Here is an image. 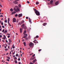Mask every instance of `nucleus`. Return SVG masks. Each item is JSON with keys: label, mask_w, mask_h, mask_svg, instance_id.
Instances as JSON below:
<instances>
[{"label": "nucleus", "mask_w": 64, "mask_h": 64, "mask_svg": "<svg viewBox=\"0 0 64 64\" xmlns=\"http://www.w3.org/2000/svg\"><path fill=\"white\" fill-rule=\"evenodd\" d=\"M34 11H35V13H36V15H37V16H39L40 15V12L38 11L36 9H34Z\"/></svg>", "instance_id": "obj_1"}, {"label": "nucleus", "mask_w": 64, "mask_h": 64, "mask_svg": "<svg viewBox=\"0 0 64 64\" xmlns=\"http://www.w3.org/2000/svg\"><path fill=\"white\" fill-rule=\"evenodd\" d=\"M29 45L30 47L33 48V47H34V44L32 42H30L29 44Z\"/></svg>", "instance_id": "obj_2"}, {"label": "nucleus", "mask_w": 64, "mask_h": 64, "mask_svg": "<svg viewBox=\"0 0 64 64\" xmlns=\"http://www.w3.org/2000/svg\"><path fill=\"white\" fill-rule=\"evenodd\" d=\"M22 14H19L18 15V17L20 18V17H22Z\"/></svg>", "instance_id": "obj_3"}, {"label": "nucleus", "mask_w": 64, "mask_h": 64, "mask_svg": "<svg viewBox=\"0 0 64 64\" xmlns=\"http://www.w3.org/2000/svg\"><path fill=\"white\" fill-rule=\"evenodd\" d=\"M16 20L15 18H13V22H16Z\"/></svg>", "instance_id": "obj_4"}, {"label": "nucleus", "mask_w": 64, "mask_h": 64, "mask_svg": "<svg viewBox=\"0 0 64 64\" xmlns=\"http://www.w3.org/2000/svg\"><path fill=\"white\" fill-rule=\"evenodd\" d=\"M3 36L4 37L2 38V39L4 40H5L6 38V36H5V35H3Z\"/></svg>", "instance_id": "obj_5"}, {"label": "nucleus", "mask_w": 64, "mask_h": 64, "mask_svg": "<svg viewBox=\"0 0 64 64\" xmlns=\"http://www.w3.org/2000/svg\"><path fill=\"white\" fill-rule=\"evenodd\" d=\"M58 4H59V2L58 1L56 2L55 3V5H58Z\"/></svg>", "instance_id": "obj_6"}, {"label": "nucleus", "mask_w": 64, "mask_h": 64, "mask_svg": "<svg viewBox=\"0 0 64 64\" xmlns=\"http://www.w3.org/2000/svg\"><path fill=\"white\" fill-rule=\"evenodd\" d=\"M36 61H37V60H36V59H35L34 60L32 61V62L33 63H35V62H36Z\"/></svg>", "instance_id": "obj_7"}, {"label": "nucleus", "mask_w": 64, "mask_h": 64, "mask_svg": "<svg viewBox=\"0 0 64 64\" xmlns=\"http://www.w3.org/2000/svg\"><path fill=\"white\" fill-rule=\"evenodd\" d=\"M20 10H19V9L18 8H17L16 9V12H18V11H20Z\"/></svg>", "instance_id": "obj_8"}, {"label": "nucleus", "mask_w": 64, "mask_h": 64, "mask_svg": "<svg viewBox=\"0 0 64 64\" xmlns=\"http://www.w3.org/2000/svg\"><path fill=\"white\" fill-rule=\"evenodd\" d=\"M14 4H18V2L16 1H14Z\"/></svg>", "instance_id": "obj_9"}, {"label": "nucleus", "mask_w": 64, "mask_h": 64, "mask_svg": "<svg viewBox=\"0 0 64 64\" xmlns=\"http://www.w3.org/2000/svg\"><path fill=\"white\" fill-rule=\"evenodd\" d=\"M24 26H25V24H23L22 25V28H24Z\"/></svg>", "instance_id": "obj_10"}, {"label": "nucleus", "mask_w": 64, "mask_h": 64, "mask_svg": "<svg viewBox=\"0 0 64 64\" xmlns=\"http://www.w3.org/2000/svg\"><path fill=\"white\" fill-rule=\"evenodd\" d=\"M53 1L52 0H51L50 1V4H52L53 3Z\"/></svg>", "instance_id": "obj_11"}, {"label": "nucleus", "mask_w": 64, "mask_h": 64, "mask_svg": "<svg viewBox=\"0 0 64 64\" xmlns=\"http://www.w3.org/2000/svg\"><path fill=\"white\" fill-rule=\"evenodd\" d=\"M38 37H39V36H36V37H34V40H35V38H38Z\"/></svg>", "instance_id": "obj_12"}, {"label": "nucleus", "mask_w": 64, "mask_h": 64, "mask_svg": "<svg viewBox=\"0 0 64 64\" xmlns=\"http://www.w3.org/2000/svg\"><path fill=\"white\" fill-rule=\"evenodd\" d=\"M20 33H22V28H20Z\"/></svg>", "instance_id": "obj_13"}, {"label": "nucleus", "mask_w": 64, "mask_h": 64, "mask_svg": "<svg viewBox=\"0 0 64 64\" xmlns=\"http://www.w3.org/2000/svg\"><path fill=\"white\" fill-rule=\"evenodd\" d=\"M47 25V23H44L43 24V25L44 26H45Z\"/></svg>", "instance_id": "obj_14"}, {"label": "nucleus", "mask_w": 64, "mask_h": 64, "mask_svg": "<svg viewBox=\"0 0 64 64\" xmlns=\"http://www.w3.org/2000/svg\"><path fill=\"white\" fill-rule=\"evenodd\" d=\"M12 47L13 49H14V48H15V46H14V44L12 45Z\"/></svg>", "instance_id": "obj_15"}, {"label": "nucleus", "mask_w": 64, "mask_h": 64, "mask_svg": "<svg viewBox=\"0 0 64 64\" xmlns=\"http://www.w3.org/2000/svg\"><path fill=\"white\" fill-rule=\"evenodd\" d=\"M14 13H16V12H14L12 13V14H14Z\"/></svg>", "instance_id": "obj_16"}, {"label": "nucleus", "mask_w": 64, "mask_h": 64, "mask_svg": "<svg viewBox=\"0 0 64 64\" xmlns=\"http://www.w3.org/2000/svg\"><path fill=\"white\" fill-rule=\"evenodd\" d=\"M29 21L30 23H31V20L30 18L29 19Z\"/></svg>", "instance_id": "obj_17"}, {"label": "nucleus", "mask_w": 64, "mask_h": 64, "mask_svg": "<svg viewBox=\"0 0 64 64\" xmlns=\"http://www.w3.org/2000/svg\"><path fill=\"white\" fill-rule=\"evenodd\" d=\"M24 46H26V42H24Z\"/></svg>", "instance_id": "obj_18"}, {"label": "nucleus", "mask_w": 64, "mask_h": 64, "mask_svg": "<svg viewBox=\"0 0 64 64\" xmlns=\"http://www.w3.org/2000/svg\"><path fill=\"white\" fill-rule=\"evenodd\" d=\"M26 31L25 30L24 32V34H26Z\"/></svg>", "instance_id": "obj_19"}, {"label": "nucleus", "mask_w": 64, "mask_h": 64, "mask_svg": "<svg viewBox=\"0 0 64 64\" xmlns=\"http://www.w3.org/2000/svg\"><path fill=\"white\" fill-rule=\"evenodd\" d=\"M36 41H37V40H34L33 41V42H34L35 43H36L37 42Z\"/></svg>", "instance_id": "obj_20"}, {"label": "nucleus", "mask_w": 64, "mask_h": 64, "mask_svg": "<svg viewBox=\"0 0 64 64\" xmlns=\"http://www.w3.org/2000/svg\"><path fill=\"white\" fill-rule=\"evenodd\" d=\"M6 32H7V30H5L4 32V34H6Z\"/></svg>", "instance_id": "obj_21"}, {"label": "nucleus", "mask_w": 64, "mask_h": 64, "mask_svg": "<svg viewBox=\"0 0 64 64\" xmlns=\"http://www.w3.org/2000/svg\"><path fill=\"white\" fill-rule=\"evenodd\" d=\"M36 5H38V4H39V2H36Z\"/></svg>", "instance_id": "obj_22"}, {"label": "nucleus", "mask_w": 64, "mask_h": 64, "mask_svg": "<svg viewBox=\"0 0 64 64\" xmlns=\"http://www.w3.org/2000/svg\"><path fill=\"white\" fill-rule=\"evenodd\" d=\"M14 11H16V8H14Z\"/></svg>", "instance_id": "obj_23"}, {"label": "nucleus", "mask_w": 64, "mask_h": 64, "mask_svg": "<svg viewBox=\"0 0 64 64\" xmlns=\"http://www.w3.org/2000/svg\"><path fill=\"white\" fill-rule=\"evenodd\" d=\"M15 17H17L18 16V14H16L15 15Z\"/></svg>", "instance_id": "obj_24"}, {"label": "nucleus", "mask_w": 64, "mask_h": 64, "mask_svg": "<svg viewBox=\"0 0 64 64\" xmlns=\"http://www.w3.org/2000/svg\"><path fill=\"white\" fill-rule=\"evenodd\" d=\"M35 59V57H34V58H32V60H34Z\"/></svg>", "instance_id": "obj_25"}, {"label": "nucleus", "mask_w": 64, "mask_h": 64, "mask_svg": "<svg viewBox=\"0 0 64 64\" xmlns=\"http://www.w3.org/2000/svg\"><path fill=\"white\" fill-rule=\"evenodd\" d=\"M10 11L11 12H13V9L12 8L10 9Z\"/></svg>", "instance_id": "obj_26"}, {"label": "nucleus", "mask_w": 64, "mask_h": 64, "mask_svg": "<svg viewBox=\"0 0 64 64\" xmlns=\"http://www.w3.org/2000/svg\"><path fill=\"white\" fill-rule=\"evenodd\" d=\"M7 58V59H10V57L9 56Z\"/></svg>", "instance_id": "obj_27"}, {"label": "nucleus", "mask_w": 64, "mask_h": 64, "mask_svg": "<svg viewBox=\"0 0 64 64\" xmlns=\"http://www.w3.org/2000/svg\"><path fill=\"white\" fill-rule=\"evenodd\" d=\"M24 23V20H22V24H23V23Z\"/></svg>", "instance_id": "obj_28"}, {"label": "nucleus", "mask_w": 64, "mask_h": 64, "mask_svg": "<svg viewBox=\"0 0 64 64\" xmlns=\"http://www.w3.org/2000/svg\"><path fill=\"white\" fill-rule=\"evenodd\" d=\"M24 36H27L28 35L27 34H24Z\"/></svg>", "instance_id": "obj_29"}, {"label": "nucleus", "mask_w": 64, "mask_h": 64, "mask_svg": "<svg viewBox=\"0 0 64 64\" xmlns=\"http://www.w3.org/2000/svg\"><path fill=\"white\" fill-rule=\"evenodd\" d=\"M8 40H9V42H11V41H12L10 39H8Z\"/></svg>", "instance_id": "obj_30"}, {"label": "nucleus", "mask_w": 64, "mask_h": 64, "mask_svg": "<svg viewBox=\"0 0 64 64\" xmlns=\"http://www.w3.org/2000/svg\"><path fill=\"white\" fill-rule=\"evenodd\" d=\"M35 54H34V55L32 56V57H34V56H35Z\"/></svg>", "instance_id": "obj_31"}, {"label": "nucleus", "mask_w": 64, "mask_h": 64, "mask_svg": "<svg viewBox=\"0 0 64 64\" xmlns=\"http://www.w3.org/2000/svg\"><path fill=\"white\" fill-rule=\"evenodd\" d=\"M8 50V48H6L5 49V51H7Z\"/></svg>", "instance_id": "obj_32"}, {"label": "nucleus", "mask_w": 64, "mask_h": 64, "mask_svg": "<svg viewBox=\"0 0 64 64\" xmlns=\"http://www.w3.org/2000/svg\"><path fill=\"white\" fill-rule=\"evenodd\" d=\"M26 36H24L23 37V38H26Z\"/></svg>", "instance_id": "obj_33"}, {"label": "nucleus", "mask_w": 64, "mask_h": 64, "mask_svg": "<svg viewBox=\"0 0 64 64\" xmlns=\"http://www.w3.org/2000/svg\"><path fill=\"white\" fill-rule=\"evenodd\" d=\"M15 63H17V60H16L15 61Z\"/></svg>", "instance_id": "obj_34"}, {"label": "nucleus", "mask_w": 64, "mask_h": 64, "mask_svg": "<svg viewBox=\"0 0 64 64\" xmlns=\"http://www.w3.org/2000/svg\"><path fill=\"white\" fill-rule=\"evenodd\" d=\"M25 39H26V40H28V38H27V37H26Z\"/></svg>", "instance_id": "obj_35"}, {"label": "nucleus", "mask_w": 64, "mask_h": 64, "mask_svg": "<svg viewBox=\"0 0 64 64\" xmlns=\"http://www.w3.org/2000/svg\"><path fill=\"white\" fill-rule=\"evenodd\" d=\"M21 5L20 4H19V5H18V6L20 7H21Z\"/></svg>", "instance_id": "obj_36"}, {"label": "nucleus", "mask_w": 64, "mask_h": 64, "mask_svg": "<svg viewBox=\"0 0 64 64\" xmlns=\"http://www.w3.org/2000/svg\"><path fill=\"white\" fill-rule=\"evenodd\" d=\"M27 3H28V4H29V3H30V2H29L28 1H27Z\"/></svg>", "instance_id": "obj_37"}, {"label": "nucleus", "mask_w": 64, "mask_h": 64, "mask_svg": "<svg viewBox=\"0 0 64 64\" xmlns=\"http://www.w3.org/2000/svg\"><path fill=\"white\" fill-rule=\"evenodd\" d=\"M2 28H4V26H2Z\"/></svg>", "instance_id": "obj_38"}, {"label": "nucleus", "mask_w": 64, "mask_h": 64, "mask_svg": "<svg viewBox=\"0 0 64 64\" xmlns=\"http://www.w3.org/2000/svg\"><path fill=\"white\" fill-rule=\"evenodd\" d=\"M18 61H20V58H18Z\"/></svg>", "instance_id": "obj_39"}, {"label": "nucleus", "mask_w": 64, "mask_h": 64, "mask_svg": "<svg viewBox=\"0 0 64 64\" xmlns=\"http://www.w3.org/2000/svg\"><path fill=\"white\" fill-rule=\"evenodd\" d=\"M14 59L15 60H17V58H16V57H15V58H14Z\"/></svg>", "instance_id": "obj_40"}, {"label": "nucleus", "mask_w": 64, "mask_h": 64, "mask_svg": "<svg viewBox=\"0 0 64 64\" xmlns=\"http://www.w3.org/2000/svg\"><path fill=\"white\" fill-rule=\"evenodd\" d=\"M6 61H9L10 60L9 59H6Z\"/></svg>", "instance_id": "obj_41"}, {"label": "nucleus", "mask_w": 64, "mask_h": 64, "mask_svg": "<svg viewBox=\"0 0 64 64\" xmlns=\"http://www.w3.org/2000/svg\"><path fill=\"white\" fill-rule=\"evenodd\" d=\"M4 31H5V30H3L2 31V32H4Z\"/></svg>", "instance_id": "obj_42"}, {"label": "nucleus", "mask_w": 64, "mask_h": 64, "mask_svg": "<svg viewBox=\"0 0 64 64\" xmlns=\"http://www.w3.org/2000/svg\"><path fill=\"white\" fill-rule=\"evenodd\" d=\"M5 22H6V23H7V20H5Z\"/></svg>", "instance_id": "obj_43"}, {"label": "nucleus", "mask_w": 64, "mask_h": 64, "mask_svg": "<svg viewBox=\"0 0 64 64\" xmlns=\"http://www.w3.org/2000/svg\"><path fill=\"white\" fill-rule=\"evenodd\" d=\"M18 54H16V56H18Z\"/></svg>", "instance_id": "obj_44"}, {"label": "nucleus", "mask_w": 64, "mask_h": 64, "mask_svg": "<svg viewBox=\"0 0 64 64\" xmlns=\"http://www.w3.org/2000/svg\"><path fill=\"white\" fill-rule=\"evenodd\" d=\"M10 36H8V38H10Z\"/></svg>", "instance_id": "obj_45"}, {"label": "nucleus", "mask_w": 64, "mask_h": 64, "mask_svg": "<svg viewBox=\"0 0 64 64\" xmlns=\"http://www.w3.org/2000/svg\"><path fill=\"white\" fill-rule=\"evenodd\" d=\"M7 35H10V34H7Z\"/></svg>", "instance_id": "obj_46"}, {"label": "nucleus", "mask_w": 64, "mask_h": 64, "mask_svg": "<svg viewBox=\"0 0 64 64\" xmlns=\"http://www.w3.org/2000/svg\"><path fill=\"white\" fill-rule=\"evenodd\" d=\"M8 21H10V18H8Z\"/></svg>", "instance_id": "obj_47"}, {"label": "nucleus", "mask_w": 64, "mask_h": 64, "mask_svg": "<svg viewBox=\"0 0 64 64\" xmlns=\"http://www.w3.org/2000/svg\"><path fill=\"white\" fill-rule=\"evenodd\" d=\"M26 19H28V17H26Z\"/></svg>", "instance_id": "obj_48"}, {"label": "nucleus", "mask_w": 64, "mask_h": 64, "mask_svg": "<svg viewBox=\"0 0 64 64\" xmlns=\"http://www.w3.org/2000/svg\"><path fill=\"white\" fill-rule=\"evenodd\" d=\"M0 7H1V8L2 7V5H1L0 4Z\"/></svg>", "instance_id": "obj_49"}, {"label": "nucleus", "mask_w": 64, "mask_h": 64, "mask_svg": "<svg viewBox=\"0 0 64 64\" xmlns=\"http://www.w3.org/2000/svg\"><path fill=\"white\" fill-rule=\"evenodd\" d=\"M24 29H26V26H25V27H24Z\"/></svg>", "instance_id": "obj_50"}, {"label": "nucleus", "mask_w": 64, "mask_h": 64, "mask_svg": "<svg viewBox=\"0 0 64 64\" xmlns=\"http://www.w3.org/2000/svg\"><path fill=\"white\" fill-rule=\"evenodd\" d=\"M1 24H2L3 25V22H2V23Z\"/></svg>", "instance_id": "obj_51"}, {"label": "nucleus", "mask_w": 64, "mask_h": 64, "mask_svg": "<svg viewBox=\"0 0 64 64\" xmlns=\"http://www.w3.org/2000/svg\"><path fill=\"white\" fill-rule=\"evenodd\" d=\"M2 35H0V38H1V37H2Z\"/></svg>", "instance_id": "obj_52"}, {"label": "nucleus", "mask_w": 64, "mask_h": 64, "mask_svg": "<svg viewBox=\"0 0 64 64\" xmlns=\"http://www.w3.org/2000/svg\"><path fill=\"white\" fill-rule=\"evenodd\" d=\"M13 57H14H14H15V55L13 56Z\"/></svg>", "instance_id": "obj_53"}, {"label": "nucleus", "mask_w": 64, "mask_h": 64, "mask_svg": "<svg viewBox=\"0 0 64 64\" xmlns=\"http://www.w3.org/2000/svg\"><path fill=\"white\" fill-rule=\"evenodd\" d=\"M20 24H21L20 23V22H19L18 24V25H20Z\"/></svg>", "instance_id": "obj_54"}, {"label": "nucleus", "mask_w": 64, "mask_h": 64, "mask_svg": "<svg viewBox=\"0 0 64 64\" xmlns=\"http://www.w3.org/2000/svg\"><path fill=\"white\" fill-rule=\"evenodd\" d=\"M38 51H39V52H40L41 51V50L40 49L38 50Z\"/></svg>", "instance_id": "obj_55"}, {"label": "nucleus", "mask_w": 64, "mask_h": 64, "mask_svg": "<svg viewBox=\"0 0 64 64\" xmlns=\"http://www.w3.org/2000/svg\"><path fill=\"white\" fill-rule=\"evenodd\" d=\"M5 63H6V64H8V62H6Z\"/></svg>", "instance_id": "obj_56"}, {"label": "nucleus", "mask_w": 64, "mask_h": 64, "mask_svg": "<svg viewBox=\"0 0 64 64\" xmlns=\"http://www.w3.org/2000/svg\"><path fill=\"white\" fill-rule=\"evenodd\" d=\"M8 49H10V47H9V46H8Z\"/></svg>", "instance_id": "obj_57"}, {"label": "nucleus", "mask_w": 64, "mask_h": 64, "mask_svg": "<svg viewBox=\"0 0 64 64\" xmlns=\"http://www.w3.org/2000/svg\"><path fill=\"white\" fill-rule=\"evenodd\" d=\"M6 42H7V43H8V41H7V40H6Z\"/></svg>", "instance_id": "obj_58"}, {"label": "nucleus", "mask_w": 64, "mask_h": 64, "mask_svg": "<svg viewBox=\"0 0 64 64\" xmlns=\"http://www.w3.org/2000/svg\"><path fill=\"white\" fill-rule=\"evenodd\" d=\"M9 25H10V26H11V24H9Z\"/></svg>", "instance_id": "obj_59"}, {"label": "nucleus", "mask_w": 64, "mask_h": 64, "mask_svg": "<svg viewBox=\"0 0 64 64\" xmlns=\"http://www.w3.org/2000/svg\"><path fill=\"white\" fill-rule=\"evenodd\" d=\"M11 54V52H10V54Z\"/></svg>", "instance_id": "obj_60"}, {"label": "nucleus", "mask_w": 64, "mask_h": 64, "mask_svg": "<svg viewBox=\"0 0 64 64\" xmlns=\"http://www.w3.org/2000/svg\"><path fill=\"white\" fill-rule=\"evenodd\" d=\"M2 41V42H4V40H3Z\"/></svg>", "instance_id": "obj_61"}, {"label": "nucleus", "mask_w": 64, "mask_h": 64, "mask_svg": "<svg viewBox=\"0 0 64 64\" xmlns=\"http://www.w3.org/2000/svg\"><path fill=\"white\" fill-rule=\"evenodd\" d=\"M1 16L2 17H3V15H1Z\"/></svg>", "instance_id": "obj_62"}, {"label": "nucleus", "mask_w": 64, "mask_h": 64, "mask_svg": "<svg viewBox=\"0 0 64 64\" xmlns=\"http://www.w3.org/2000/svg\"><path fill=\"white\" fill-rule=\"evenodd\" d=\"M9 54V53H6V55H8V54Z\"/></svg>", "instance_id": "obj_63"}, {"label": "nucleus", "mask_w": 64, "mask_h": 64, "mask_svg": "<svg viewBox=\"0 0 64 64\" xmlns=\"http://www.w3.org/2000/svg\"><path fill=\"white\" fill-rule=\"evenodd\" d=\"M18 64H21V62H19Z\"/></svg>", "instance_id": "obj_64"}]
</instances>
